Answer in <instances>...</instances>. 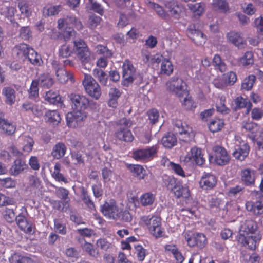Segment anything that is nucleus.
Returning <instances> with one entry per match:
<instances>
[{
    "instance_id": "nucleus-34",
    "label": "nucleus",
    "mask_w": 263,
    "mask_h": 263,
    "mask_svg": "<svg viewBox=\"0 0 263 263\" xmlns=\"http://www.w3.org/2000/svg\"><path fill=\"white\" fill-rule=\"evenodd\" d=\"M2 93L6 97V103L12 105L15 101V91L14 89L10 87H4L2 90Z\"/></svg>"
},
{
    "instance_id": "nucleus-58",
    "label": "nucleus",
    "mask_w": 263,
    "mask_h": 263,
    "mask_svg": "<svg viewBox=\"0 0 263 263\" xmlns=\"http://www.w3.org/2000/svg\"><path fill=\"white\" fill-rule=\"evenodd\" d=\"M19 37L22 40L29 41L32 37V32L29 26L21 27L19 30Z\"/></svg>"
},
{
    "instance_id": "nucleus-44",
    "label": "nucleus",
    "mask_w": 263,
    "mask_h": 263,
    "mask_svg": "<svg viewBox=\"0 0 263 263\" xmlns=\"http://www.w3.org/2000/svg\"><path fill=\"white\" fill-rule=\"evenodd\" d=\"M45 116L48 122L55 125H58L61 120L59 111L56 110L47 111L45 114Z\"/></svg>"
},
{
    "instance_id": "nucleus-16",
    "label": "nucleus",
    "mask_w": 263,
    "mask_h": 263,
    "mask_svg": "<svg viewBox=\"0 0 263 263\" xmlns=\"http://www.w3.org/2000/svg\"><path fill=\"white\" fill-rule=\"evenodd\" d=\"M184 237L187 245L190 247H197L199 249H202L207 243L206 236L202 233H198L191 235L190 233L186 232L184 234Z\"/></svg>"
},
{
    "instance_id": "nucleus-38",
    "label": "nucleus",
    "mask_w": 263,
    "mask_h": 263,
    "mask_svg": "<svg viewBox=\"0 0 263 263\" xmlns=\"http://www.w3.org/2000/svg\"><path fill=\"white\" fill-rule=\"evenodd\" d=\"M235 104L238 108H246L247 115L250 112L252 107V104L249 100L242 97H239L236 99Z\"/></svg>"
},
{
    "instance_id": "nucleus-15",
    "label": "nucleus",
    "mask_w": 263,
    "mask_h": 263,
    "mask_svg": "<svg viewBox=\"0 0 263 263\" xmlns=\"http://www.w3.org/2000/svg\"><path fill=\"white\" fill-rule=\"evenodd\" d=\"M101 211L104 216L109 219L119 220L120 218V211L114 200L105 202L101 206Z\"/></svg>"
},
{
    "instance_id": "nucleus-62",
    "label": "nucleus",
    "mask_w": 263,
    "mask_h": 263,
    "mask_svg": "<svg viewBox=\"0 0 263 263\" xmlns=\"http://www.w3.org/2000/svg\"><path fill=\"white\" fill-rule=\"evenodd\" d=\"M3 217L7 222L10 223L16 220L15 213L11 209L6 208L4 212Z\"/></svg>"
},
{
    "instance_id": "nucleus-36",
    "label": "nucleus",
    "mask_w": 263,
    "mask_h": 263,
    "mask_svg": "<svg viewBox=\"0 0 263 263\" xmlns=\"http://www.w3.org/2000/svg\"><path fill=\"white\" fill-rule=\"evenodd\" d=\"M212 65L214 69L219 70L221 72H223L227 70V65L221 57L218 54H215L212 60Z\"/></svg>"
},
{
    "instance_id": "nucleus-63",
    "label": "nucleus",
    "mask_w": 263,
    "mask_h": 263,
    "mask_svg": "<svg viewBox=\"0 0 263 263\" xmlns=\"http://www.w3.org/2000/svg\"><path fill=\"white\" fill-rule=\"evenodd\" d=\"M146 114L151 123L154 124L158 122L159 112L157 109L155 108L149 109L147 111Z\"/></svg>"
},
{
    "instance_id": "nucleus-57",
    "label": "nucleus",
    "mask_w": 263,
    "mask_h": 263,
    "mask_svg": "<svg viewBox=\"0 0 263 263\" xmlns=\"http://www.w3.org/2000/svg\"><path fill=\"white\" fill-rule=\"evenodd\" d=\"M73 52V50L71 46L66 44L61 46L59 49V55L63 58L70 57Z\"/></svg>"
},
{
    "instance_id": "nucleus-47",
    "label": "nucleus",
    "mask_w": 263,
    "mask_h": 263,
    "mask_svg": "<svg viewBox=\"0 0 263 263\" xmlns=\"http://www.w3.org/2000/svg\"><path fill=\"white\" fill-rule=\"evenodd\" d=\"M241 258L243 262L244 263H259L260 257L259 255L256 253H253L251 255L248 253L247 252L243 251L242 252Z\"/></svg>"
},
{
    "instance_id": "nucleus-64",
    "label": "nucleus",
    "mask_w": 263,
    "mask_h": 263,
    "mask_svg": "<svg viewBox=\"0 0 263 263\" xmlns=\"http://www.w3.org/2000/svg\"><path fill=\"white\" fill-rule=\"evenodd\" d=\"M11 262L12 263H33L31 258L17 254H14L12 256Z\"/></svg>"
},
{
    "instance_id": "nucleus-61",
    "label": "nucleus",
    "mask_w": 263,
    "mask_h": 263,
    "mask_svg": "<svg viewBox=\"0 0 263 263\" xmlns=\"http://www.w3.org/2000/svg\"><path fill=\"white\" fill-rule=\"evenodd\" d=\"M16 203V201L13 198L6 196L0 193V207L7 205H14Z\"/></svg>"
},
{
    "instance_id": "nucleus-35",
    "label": "nucleus",
    "mask_w": 263,
    "mask_h": 263,
    "mask_svg": "<svg viewBox=\"0 0 263 263\" xmlns=\"http://www.w3.org/2000/svg\"><path fill=\"white\" fill-rule=\"evenodd\" d=\"M174 66L170 59L164 58L161 64L160 73L170 76L173 72Z\"/></svg>"
},
{
    "instance_id": "nucleus-40",
    "label": "nucleus",
    "mask_w": 263,
    "mask_h": 263,
    "mask_svg": "<svg viewBox=\"0 0 263 263\" xmlns=\"http://www.w3.org/2000/svg\"><path fill=\"white\" fill-rule=\"evenodd\" d=\"M180 101L182 102V105L184 106V108L186 110H192L196 107L195 102L192 99L191 97L188 95H182L181 97L179 98Z\"/></svg>"
},
{
    "instance_id": "nucleus-26",
    "label": "nucleus",
    "mask_w": 263,
    "mask_h": 263,
    "mask_svg": "<svg viewBox=\"0 0 263 263\" xmlns=\"http://www.w3.org/2000/svg\"><path fill=\"white\" fill-rule=\"evenodd\" d=\"M242 182L246 186L253 185L255 183L254 171L249 168L242 169L240 173Z\"/></svg>"
},
{
    "instance_id": "nucleus-2",
    "label": "nucleus",
    "mask_w": 263,
    "mask_h": 263,
    "mask_svg": "<svg viewBox=\"0 0 263 263\" xmlns=\"http://www.w3.org/2000/svg\"><path fill=\"white\" fill-rule=\"evenodd\" d=\"M139 223L142 227H146L149 233L156 238L164 235V229L162 227L161 218L159 216L154 214L143 215L140 217Z\"/></svg>"
},
{
    "instance_id": "nucleus-48",
    "label": "nucleus",
    "mask_w": 263,
    "mask_h": 263,
    "mask_svg": "<svg viewBox=\"0 0 263 263\" xmlns=\"http://www.w3.org/2000/svg\"><path fill=\"white\" fill-rule=\"evenodd\" d=\"M212 5L216 10L222 13H227L229 10V4L226 0H214Z\"/></svg>"
},
{
    "instance_id": "nucleus-49",
    "label": "nucleus",
    "mask_w": 263,
    "mask_h": 263,
    "mask_svg": "<svg viewBox=\"0 0 263 263\" xmlns=\"http://www.w3.org/2000/svg\"><path fill=\"white\" fill-rule=\"evenodd\" d=\"M229 40L236 46L239 47L243 44V39L240 34L235 32H230L227 34Z\"/></svg>"
},
{
    "instance_id": "nucleus-32",
    "label": "nucleus",
    "mask_w": 263,
    "mask_h": 263,
    "mask_svg": "<svg viewBox=\"0 0 263 263\" xmlns=\"http://www.w3.org/2000/svg\"><path fill=\"white\" fill-rule=\"evenodd\" d=\"M36 80L39 81L40 86L44 88H49L54 84V80L49 73H43Z\"/></svg>"
},
{
    "instance_id": "nucleus-11",
    "label": "nucleus",
    "mask_w": 263,
    "mask_h": 263,
    "mask_svg": "<svg viewBox=\"0 0 263 263\" xmlns=\"http://www.w3.org/2000/svg\"><path fill=\"white\" fill-rule=\"evenodd\" d=\"M235 139L237 148L233 152V156L237 160L244 161L249 154L250 146L248 142L243 140L239 136H236Z\"/></svg>"
},
{
    "instance_id": "nucleus-50",
    "label": "nucleus",
    "mask_w": 263,
    "mask_h": 263,
    "mask_svg": "<svg viewBox=\"0 0 263 263\" xmlns=\"http://www.w3.org/2000/svg\"><path fill=\"white\" fill-rule=\"evenodd\" d=\"M44 98L45 100L53 104H57L61 102V96L52 90L47 91Z\"/></svg>"
},
{
    "instance_id": "nucleus-6",
    "label": "nucleus",
    "mask_w": 263,
    "mask_h": 263,
    "mask_svg": "<svg viewBox=\"0 0 263 263\" xmlns=\"http://www.w3.org/2000/svg\"><path fill=\"white\" fill-rule=\"evenodd\" d=\"M82 85L89 96L95 100H98L100 98L102 94L101 87L91 75L84 74Z\"/></svg>"
},
{
    "instance_id": "nucleus-31",
    "label": "nucleus",
    "mask_w": 263,
    "mask_h": 263,
    "mask_svg": "<svg viewBox=\"0 0 263 263\" xmlns=\"http://www.w3.org/2000/svg\"><path fill=\"white\" fill-rule=\"evenodd\" d=\"M67 148L65 144L62 142H59L53 147L51 155L54 158L59 159L64 157Z\"/></svg>"
},
{
    "instance_id": "nucleus-54",
    "label": "nucleus",
    "mask_w": 263,
    "mask_h": 263,
    "mask_svg": "<svg viewBox=\"0 0 263 263\" xmlns=\"http://www.w3.org/2000/svg\"><path fill=\"white\" fill-rule=\"evenodd\" d=\"M256 81L255 75L251 74L246 77L241 83V89L246 90H250L252 89Z\"/></svg>"
},
{
    "instance_id": "nucleus-18",
    "label": "nucleus",
    "mask_w": 263,
    "mask_h": 263,
    "mask_svg": "<svg viewBox=\"0 0 263 263\" xmlns=\"http://www.w3.org/2000/svg\"><path fill=\"white\" fill-rule=\"evenodd\" d=\"M261 238L259 233L255 235L245 236L244 234H240L238 237V241L244 246H247L250 250H254L256 248L257 243H259Z\"/></svg>"
},
{
    "instance_id": "nucleus-24",
    "label": "nucleus",
    "mask_w": 263,
    "mask_h": 263,
    "mask_svg": "<svg viewBox=\"0 0 263 263\" xmlns=\"http://www.w3.org/2000/svg\"><path fill=\"white\" fill-rule=\"evenodd\" d=\"M240 231L242 232L244 235L246 234L247 235L257 234V233H259L258 224L253 220L247 219L241 226Z\"/></svg>"
},
{
    "instance_id": "nucleus-60",
    "label": "nucleus",
    "mask_w": 263,
    "mask_h": 263,
    "mask_svg": "<svg viewBox=\"0 0 263 263\" xmlns=\"http://www.w3.org/2000/svg\"><path fill=\"white\" fill-rule=\"evenodd\" d=\"M239 62L244 66L252 65L253 64V54L251 51L246 52L240 59Z\"/></svg>"
},
{
    "instance_id": "nucleus-19",
    "label": "nucleus",
    "mask_w": 263,
    "mask_h": 263,
    "mask_svg": "<svg viewBox=\"0 0 263 263\" xmlns=\"http://www.w3.org/2000/svg\"><path fill=\"white\" fill-rule=\"evenodd\" d=\"M187 31L191 39L197 46L202 45L206 42V35L200 30L196 29L195 24L190 25Z\"/></svg>"
},
{
    "instance_id": "nucleus-9",
    "label": "nucleus",
    "mask_w": 263,
    "mask_h": 263,
    "mask_svg": "<svg viewBox=\"0 0 263 263\" xmlns=\"http://www.w3.org/2000/svg\"><path fill=\"white\" fill-rule=\"evenodd\" d=\"M255 198L246 203L247 211L252 212L255 215L263 214V194L259 191H254Z\"/></svg>"
},
{
    "instance_id": "nucleus-41",
    "label": "nucleus",
    "mask_w": 263,
    "mask_h": 263,
    "mask_svg": "<svg viewBox=\"0 0 263 263\" xmlns=\"http://www.w3.org/2000/svg\"><path fill=\"white\" fill-rule=\"evenodd\" d=\"M149 5L160 18L165 21L169 20L168 14L163 7L154 2H149Z\"/></svg>"
},
{
    "instance_id": "nucleus-5",
    "label": "nucleus",
    "mask_w": 263,
    "mask_h": 263,
    "mask_svg": "<svg viewBox=\"0 0 263 263\" xmlns=\"http://www.w3.org/2000/svg\"><path fill=\"white\" fill-rule=\"evenodd\" d=\"M118 128L115 132V137L119 141L125 142H132L134 136L129 128L132 126V122L130 119L122 118L118 123Z\"/></svg>"
},
{
    "instance_id": "nucleus-30",
    "label": "nucleus",
    "mask_w": 263,
    "mask_h": 263,
    "mask_svg": "<svg viewBox=\"0 0 263 263\" xmlns=\"http://www.w3.org/2000/svg\"><path fill=\"white\" fill-rule=\"evenodd\" d=\"M224 125V120L217 118L212 119L208 124L210 131L213 133L221 130L223 128Z\"/></svg>"
},
{
    "instance_id": "nucleus-13",
    "label": "nucleus",
    "mask_w": 263,
    "mask_h": 263,
    "mask_svg": "<svg viewBox=\"0 0 263 263\" xmlns=\"http://www.w3.org/2000/svg\"><path fill=\"white\" fill-rule=\"evenodd\" d=\"M183 161L186 163L195 162L196 165L201 166L205 163V159L202 149L194 146L191 148Z\"/></svg>"
},
{
    "instance_id": "nucleus-23",
    "label": "nucleus",
    "mask_w": 263,
    "mask_h": 263,
    "mask_svg": "<svg viewBox=\"0 0 263 263\" xmlns=\"http://www.w3.org/2000/svg\"><path fill=\"white\" fill-rule=\"evenodd\" d=\"M16 125L5 118V114L0 111V129L8 136L13 135L16 131Z\"/></svg>"
},
{
    "instance_id": "nucleus-1",
    "label": "nucleus",
    "mask_w": 263,
    "mask_h": 263,
    "mask_svg": "<svg viewBox=\"0 0 263 263\" xmlns=\"http://www.w3.org/2000/svg\"><path fill=\"white\" fill-rule=\"evenodd\" d=\"M69 98L71 102L73 111L66 115L67 125L70 128L81 126L88 116L87 110L96 105V103L90 100L84 95L71 93Z\"/></svg>"
},
{
    "instance_id": "nucleus-8",
    "label": "nucleus",
    "mask_w": 263,
    "mask_h": 263,
    "mask_svg": "<svg viewBox=\"0 0 263 263\" xmlns=\"http://www.w3.org/2000/svg\"><path fill=\"white\" fill-rule=\"evenodd\" d=\"M159 147L154 145L146 148L138 149L133 151L132 157L138 161L146 162L152 160L156 155Z\"/></svg>"
},
{
    "instance_id": "nucleus-20",
    "label": "nucleus",
    "mask_w": 263,
    "mask_h": 263,
    "mask_svg": "<svg viewBox=\"0 0 263 263\" xmlns=\"http://www.w3.org/2000/svg\"><path fill=\"white\" fill-rule=\"evenodd\" d=\"M52 66L55 70L57 79L60 83H64L68 80L72 82L74 81L73 74L68 73L63 67H59L56 61L52 63Z\"/></svg>"
},
{
    "instance_id": "nucleus-27",
    "label": "nucleus",
    "mask_w": 263,
    "mask_h": 263,
    "mask_svg": "<svg viewBox=\"0 0 263 263\" xmlns=\"http://www.w3.org/2000/svg\"><path fill=\"white\" fill-rule=\"evenodd\" d=\"M20 138L22 141L23 152L27 154L30 153L32 151L35 143L33 139L29 135H22Z\"/></svg>"
},
{
    "instance_id": "nucleus-21",
    "label": "nucleus",
    "mask_w": 263,
    "mask_h": 263,
    "mask_svg": "<svg viewBox=\"0 0 263 263\" xmlns=\"http://www.w3.org/2000/svg\"><path fill=\"white\" fill-rule=\"evenodd\" d=\"M16 222L20 229L25 233L29 235L34 233L35 227L24 216L19 214L16 216Z\"/></svg>"
},
{
    "instance_id": "nucleus-45",
    "label": "nucleus",
    "mask_w": 263,
    "mask_h": 263,
    "mask_svg": "<svg viewBox=\"0 0 263 263\" xmlns=\"http://www.w3.org/2000/svg\"><path fill=\"white\" fill-rule=\"evenodd\" d=\"M26 59H28V61L35 66H39L42 62V59L40 55L32 48L29 49V53Z\"/></svg>"
},
{
    "instance_id": "nucleus-43",
    "label": "nucleus",
    "mask_w": 263,
    "mask_h": 263,
    "mask_svg": "<svg viewBox=\"0 0 263 263\" xmlns=\"http://www.w3.org/2000/svg\"><path fill=\"white\" fill-rule=\"evenodd\" d=\"M189 9L192 12L194 16H200L204 11L205 5L202 3H196L187 5Z\"/></svg>"
},
{
    "instance_id": "nucleus-17",
    "label": "nucleus",
    "mask_w": 263,
    "mask_h": 263,
    "mask_svg": "<svg viewBox=\"0 0 263 263\" xmlns=\"http://www.w3.org/2000/svg\"><path fill=\"white\" fill-rule=\"evenodd\" d=\"M213 151L214 153V161L216 164L221 166L228 164L230 160V156L225 148L216 145L213 147Z\"/></svg>"
},
{
    "instance_id": "nucleus-22",
    "label": "nucleus",
    "mask_w": 263,
    "mask_h": 263,
    "mask_svg": "<svg viewBox=\"0 0 263 263\" xmlns=\"http://www.w3.org/2000/svg\"><path fill=\"white\" fill-rule=\"evenodd\" d=\"M217 184V178L215 176L206 173L204 174L199 182L200 187L203 190L209 191L213 189Z\"/></svg>"
},
{
    "instance_id": "nucleus-42",
    "label": "nucleus",
    "mask_w": 263,
    "mask_h": 263,
    "mask_svg": "<svg viewBox=\"0 0 263 263\" xmlns=\"http://www.w3.org/2000/svg\"><path fill=\"white\" fill-rule=\"evenodd\" d=\"M155 200V195L151 192L143 193L140 197V202L143 206L152 205Z\"/></svg>"
},
{
    "instance_id": "nucleus-10",
    "label": "nucleus",
    "mask_w": 263,
    "mask_h": 263,
    "mask_svg": "<svg viewBox=\"0 0 263 263\" xmlns=\"http://www.w3.org/2000/svg\"><path fill=\"white\" fill-rule=\"evenodd\" d=\"M166 85L168 90L174 92L179 98H181L182 95H188L186 84L181 78L173 77L166 82Z\"/></svg>"
},
{
    "instance_id": "nucleus-28",
    "label": "nucleus",
    "mask_w": 263,
    "mask_h": 263,
    "mask_svg": "<svg viewBox=\"0 0 263 263\" xmlns=\"http://www.w3.org/2000/svg\"><path fill=\"white\" fill-rule=\"evenodd\" d=\"M174 129L175 132L179 135H184L185 137H189L192 128L185 123H182L180 120H176L174 125Z\"/></svg>"
},
{
    "instance_id": "nucleus-29",
    "label": "nucleus",
    "mask_w": 263,
    "mask_h": 263,
    "mask_svg": "<svg viewBox=\"0 0 263 263\" xmlns=\"http://www.w3.org/2000/svg\"><path fill=\"white\" fill-rule=\"evenodd\" d=\"M27 168V165L24 161L20 159H16L10 169L12 175L16 176Z\"/></svg>"
},
{
    "instance_id": "nucleus-4",
    "label": "nucleus",
    "mask_w": 263,
    "mask_h": 263,
    "mask_svg": "<svg viewBox=\"0 0 263 263\" xmlns=\"http://www.w3.org/2000/svg\"><path fill=\"white\" fill-rule=\"evenodd\" d=\"M73 27L78 30L83 28L81 22L75 16H67L64 18L59 19L58 21V28L59 29L64 28L63 36L65 40H68L76 33Z\"/></svg>"
},
{
    "instance_id": "nucleus-53",
    "label": "nucleus",
    "mask_w": 263,
    "mask_h": 263,
    "mask_svg": "<svg viewBox=\"0 0 263 263\" xmlns=\"http://www.w3.org/2000/svg\"><path fill=\"white\" fill-rule=\"evenodd\" d=\"M219 101L216 104L217 111L219 112L227 114L230 111V109L226 107L225 103L226 101V98L224 96L221 95L218 96Z\"/></svg>"
},
{
    "instance_id": "nucleus-46",
    "label": "nucleus",
    "mask_w": 263,
    "mask_h": 263,
    "mask_svg": "<svg viewBox=\"0 0 263 263\" xmlns=\"http://www.w3.org/2000/svg\"><path fill=\"white\" fill-rule=\"evenodd\" d=\"M61 165L59 163H57L54 165V170L52 173V176L53 178L58 182L62 181L65 183L68 182L67 178L61 173Z\"/></svg>"
},
{
    "instance_id": "nucleus-3",
    "label": "nucleus",
    "mask_w": 263,
    "mask_h": 263,
    "mask_svg": "<svg viewBox=\"0 0 263 263\" xmlns=\"http://www.w3.org/2000/svg\"><path fill=\"white\" fill-rule=\"evenodd\" d=\"M166 187L177 199H188L190 196V191L188 186H183L181 182L173 176H168L165 180Z\"/></svg>"
},
{
    "instance_id": "nucleus-12",
    "label": "nucleus",
    "mask_w": 263,
    "mask_h": 263,
    "mask_svg": "<svg viewBox=\"0 0 263 263\" xmlns=\"http://www.w3.org/2000/svg\"><path fill=\"white\" fill-rule=\"evenodd\" d=\"M123 80L122 85L124 86H128L132 84L136 74V68L134 67L132 61L126 59L123 63Z\"/></svg>"
},
{
    "instance_id": "nucleus-56",
    "label": "nucleus",
    "mask_w": 263,
    "mask_h": 263,
    "mask_svg": "<svg viewBox=\"0 0 263 263\" xmlns=\"http://www.w3.org/2000/svg\"><path fill=\"white\" fill-rule=\"evenodd\" d=\"M93 74L102 85H107L108 78L106 73L104 71L102 70L96 68L93 70Z\"/></svg>"
},
{
    "instance_id": "nucleus-39",
    "label": "nucleus",
    "mask_w": 263,
    "mask_h": 263,
    "mask_svg": "<svg viewBox=\"0 0 263 263\" xmlns=\"http://www.w3.org/2000/svg\"><path fill=\"white\" fill-rule=\"evenodd\" d=\"M21 109L24 111L30 112L37 116L42 115L41 110L39 108L38 106L32 103L27 102L23 103Z\"/></svg>"
},
{
    "instance_id": "nucleus-25",
    "label": "nucleus",
    "mask_w": 263,
    "mask_h": 263,
    "mask_svg": "<svg viewBox=\"0 0 263 263\" xmlns=\"http://www.w3.org/2000/svg\"><path fill=\"white\" fill-rule=\"evenodd\" d=\"M164 249L166 254H172L173 255L176 263H182L184 261V258L176 245H166L164 246Z\"/></svg>"
},
{
    "instance_id": "nucleus-33",
    "label": "nucleus",
    "mask_w": 263,
    "mask_h": 263,
    "mask_svg": "<svg viewBox=\"0 0 263 263\" xmlns=\"http://www.w3.org/2000/svg\"><path fill=\"white\" fill-rule=\"evenodd\" d=\"M127 168L137 178L139 179L144 178L146 175V171L142 166L139 164H129L127 166Z\"/></svg>"
},
{
    "instance_id": "nucleus-59",
    "label": "nucleus",
    "mask_w": 263,
    "mask_h": 263,
    "mask_svg": "<svg viewBox=\"0 0 263 263\" xmlns=\"http://www.w3.org/2000/svg\"><path fill=\"white\" fill-rule=\"evenodd\" d=\"M222 76L227 86L233 85L237 80L236 73L232 71L224 73Z\"/></svg>"
},
{
    "instance_id": "nucleus-7",
    "label": "nucleus",
    "mask_w": 263,
    "mask_h": 263,
    "mask_svg": "<svg viewBox=\"0 0 263 263\" xmlns=\"http://www.w3.org/2000/svg\"><path fill=\"white\" fill-rule=\"evenodd\" d=\"M73 43V52L78 59L83 64L88 63L90 59V51L87 44L82 39L74 40Z\"/></svg>"
},
{
    "instance_id": "nucleus-51",
    "label": "nucleus",
    "mask_w": 263,
    "mask_h": 263,
    "mask_svg": "<svg viewBox=\"0 0 263 263\" xmlns=\"http://www.w3.org/2000/svg\"><path fill=\"white\" fill-rule=\"evenodd\" d=\"M31 47L26 44L21 43L14 47V50L18 57L26 58Z\"/></svg>"
},
{
    "instance_id": "nucleus-37",
    "label": "nucleus",
    "mask_w": 263,
    "mask_h": 263,
    "mask_svg": "<svg viewBox=\"0 0 263 263\" xmlns=\"http://www.w3.org/2000/svg\"><path fill=\"white\" fill-rule=\"evenodd\" d=\"M161 142L164 147L170 148L177 144V139L174 134L168 133L162 137Z\"/></svg>"
},
{
    "instance_id": "nucleus-52",
    "label": "nucleus",
    "mask_w": 263,
    "mask_h": 263,
    "mask_svg": "<svg viewBox=\"0 0 263 263\" xmlns=\"http://www.w3.org/2000/svg\"><path fill=\"white\" fill-rule=\"evenodd\" d=\"M82 200L90 210H95L94 202L91 200L88 191L84 188L82 191Z\"/></svg>"
},
{
    "instance_id": "nucleus-14",
    "label": "nucleus",
    "mask_w": 263,
    "mask_h": 263,
    "mask_svg": "<svg viewBox=\"0 0 263 263\" xmlns=\"http://www.w3.org/2000/svg\"><path fill=\"white\" fill-rule=\"evenodd\" d=\"M164 7L166 12L168 14L169 20L171 17L179 20L182 13L184 12V8L177 0H169L164 2Z\"/></svg>"
},
{
    "instance_id": "nucleus-55",
    "label": "nucleus",
    "mask_w": 263,
    "mask_h": 263,
    "mask_svg": "<svg viewBox=\"0 0 263 263\" xmlns=\"http://www.w3.org/2000/svg\"><path fill=\"white\" fill-rule=\"evenodd\" d=\"M39 81L32 80L30 88L28 90L29 98L31 99H35L39 97Z\"/></svg>"
}]
</instances>
